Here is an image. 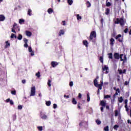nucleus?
Instances as JSON below:
<instances>
[{"mask_svg":"<svg viewBox=\"0 0 131 131\" xmlns=\"http://www.w3.org/2000/svg\"><path fill=\"white\" fill-rule=\"evenodd\" d=\"M91 100V98L90 97V93H87V101L88 102H90Z\"/></svg>","mask_w":131,"mask_h":131,"instance_id":"5701e85b","label":"nucleus"},{"mask_svg":"<svg viewBox=\"0 0 131 131\" xmlns=\"http://www.w3.org/2000/svg\"><path fill=\"white\" fill-rule=\"evenodd\" d=\"M104 99H110V98H111V96H110V95H104Z\"/></svg>","mask_w":131,"mask_h":131,"instance_id":"7c9ffc66","label":"nucleus"},{"mask_svg":"<svg viewBox=\"0 0 131 131\" xmlns=\"http://www.w3.org/2000/svg\"><path fill=\"white\" fill-rule=\"evenodd\" d=\"M51 65H52V67H56V66H57V65H58V63L57 62L52 61L51 62Z\"/></svg>","mask_w":131,"mask_h":131,"instance_id":"2eb2a0df","label":"nucleus"},{"mask_svg":"<svg viewBox=\"0 0 131 131\" xmlns=\"http://www.w3.org/2000/svg\"><path fill=\"white\" fill-rule=\"evenodd\" d=\"M125 22L123 20V18H116V20L115 21V24H120L121 26H124Z\"/></svg>","mask_w":131,"mask_h":131,"instance_id":"7ed1b4c3","label":"nucleus"},{"mask_svg":"<svg viewBox=\"0 0 131 131\" xmlns=\"http://www.w3.org/2000/svg\"><path fill=\"white\" fill-rule=\"evenodd\" d=\"M100 110L102 112H103V111H104V107L103 106L101 107Z\"/></svg>","mask_w":131,"mask_h":131,"instance_id":"052dcab7","label":"nucleus"},{"mask_svg":"<svg viewBox=\"0 0 131 131\" xmlns=\"http://www.w3.org/2000/svg\"><path fill=\"white\" fill-rule=\"evenodd\" d=\"M119 115V114H118V110H115V116L117 117Z\"/></svg>","mask_w":131,"mask_h":131,"instance_id":"cd10ccee","label":"nucleus"},{"mask_svg":"<svg viewBox=\"0 0 131 131\" xmlns=\"http://www.w3.org/2000/svg\"><path fill=\"white\" fill-rule=\"evenodd\" d=\"M28 51L30 53H31V56H33V51H32V48L31 47H28Z\"/></svg>","mask_w":131,"mask_h":131,"instance_id":"ddd939ff","label":"nucleus"},{"mask_svg":"<svg viewBox=\"0 0 131 131\" xmlns=\"http://www.w3.org/2000/svg\"><path fill=\"white\" fill-rule=\"evenodd\" d=\"M108 0H106V7H110L111 6V3L110 2H108Z\"/></svg>","mask_w":131,"mask_h":131,"instance_id":"412c9836","label":"nucleus"},{"mask_svg":"<svg viewBox=\"0 0 131 131\" xmlns=\"http://www.w3.org/2000/svg\"><path fill=\"white\" fill-rule=\"evenodd\" d=\"M11 31H12V32H13V33H16V31H15L14 28L12 29Z\"/></svg>","mask_w":131,"mask_h":131,"instance_id":"13d9d810","label":"nucleus"},{"mask_svg":"<svg viewBox=\"0 0 131 131\" xmlns=\"http://www.w3.org/2000/svg\"><path fill=\"white\" fill-rule=\"evenodd\" d=\"M21 82H22V83H23L24 84L25 83H26V80H25V79L22 80Z\"/></svg>","mask_w":131,"mask_h":131,"instance_id":"3c124183","label":"nucleus"},{"mask_svg":"<svg viewBox=\"0 0 131 131\" xmlns=\"http://www.w3.org/2000/svg\"><path fill=\"white\" fill-rule=\"evenodd\" d=\"M10 101H11V99H10V98H8L6 100V103H9V102H10Z\"/></svg>","mask_w":131,"mask_h":131,"instance_id":"bf43d9fd","label":"nucleus"},{"mask_svg":"<svg viewBox=\"0 0 131 131\" xmlns=\"http://www.w3.org/2000/svg\"><path fill=\"white\" fill-rule=\"evenodd\" d=\"M99 61H100L101 63H103V57L101 56L99 58Z\"/></svg>","mask_w":131,"mask_h":131,"instance_id":"79ce46f5","label":"nucleus"},{"mask_svg":"<svg viewBox=\"0 0 131 131\" xmlns=\"http://www.w3.org/2000/svg\"><path fill=\"white\" fill-rule=\"evenodd\" d=\"M114 57L117 60H119V53H115L114 54Z\"/></svg>","mask_w":131,"mask_h":131,"instance_id":"6e6552de","label":"nucleus"},{"mask_svg":"<svg viewBox=\"0 0 131 131\" xmlns=\"http://www.w3.org/2000/svg\"><path fill=\"white\" fill-rule=\"evenodd\" d=\"M124 103H125V105L127 104V99L125 100Z\"/></svg>","mask_w":131,"mask_h":131,"instance_id":"e2e57ef3","label":"nucleus"},{"mask_svg":"<svg viewBox=\"0 0 131 131\" xmlns=\"http://www.w3.org/2000/svg\"><path fill=\"white\" fill-rule=\"evenodd\" d=\"M68 3L69 5H70V6H71V5L73 4V1L72 0H68Z\"/></svg>","mask_w":131,"mask_h":131,"instance_id":"393cba45","label":"nucleus"},{"mask_svg":"<svg viewBox=\"0 0 131 131\" xmlns=\"http://www.w3.org/2000/svg\"><path fill=\"white\" fill-rule=\"evenodd\" d=\"M104 130H105V131H109V126H106V127H105L104 128Z\"/></svg>","mask_w":131,"mask_h":131,"instance_id":"72a5a7b5","label":"nucleus"},{"mask_svg":"<svg viewBox=\"0 0 131 131\" xmlns=\"http://www.w3.org/2000/svg\"><path fill=\"white\" fill-rule=\"evenodd\" d=\"M22 108H23L22 105H18V110H22Z\"/></svg>","mask_w":131,"mask_h":131,"instance_id":"de8ad7c7","label":"nucleus"},{"mask_svg":"<svg viewBox=\"0 0 131 131\" xmlns=\"http://www.w3.org/2000/svg\"><path fill=\"white\" fill-rule=\"evenodd\" d=\"M62 25H63L64 26L66 25V21L65 20L62 21Z\"/></svg>","mask_w":131,"mask_h":131,"instance_id":"4d7b16f0","label":"nucleus"},{"mask_svg":"<svg viewBox=\"0 0 131 131\" xmlns=\"http://www.w3.org/2000/svg\"><path fill=\"white\" fill-rule=\"evenodd\" d=\"M16 26H17V24H16V23H14L12 28H14V30L16 29Z\"/></svg>","mask_w":131,"mask_h":131,"instance_id":"a18cd8bd","label":"nucleus"},{"mask_svg":"<svg viewBox=\"0 0 131 131\" xmlns=\"http://www.w3.org/2000/svg\"><path fill=\"white\" fill-rule=\"evenodd\" d=\"M31 12H32V11H31V9L28 10V15H29V16H31Z\"/></svg>","mask_w":131,"mask_h":131,"instance_id":"c9c22d12","label":"nucleus"},{"mask_svg":"<svg viewBox=\"0 0 131 131\" xmlns=\"http://www.w3.org/2000/svg\"><path fill=\"white\" fill-rule=\"evenodd\" d=\"M118 72L119 74H122V73H125L126 72V70L124 69L123 71L122 70H118Z\"/></svg>","mask_w":131,"mask_h":131,"instance_id":"4468645a","label":"nucleus"},{"mask_svg":"<svg viewBox=\"0 0 131 131\" xmlns=\"http://www.w3.org/2000/svg\"><path fill=\"white\" fill-rule=\"evenodd\" d=\"M105 11V15H109V14L110 13V9L109 8H106Z\"/></svg>","mask_w":131,"mask_h":131,"instance_id":"f3484780","label":"nucleus"},{"mask_svg":"<svg viewBox=\"0 0 131 131\" xmlns=\"http://www.w3.org/2000/svg\"><path fill=\"white\" fill-rule=\"evenodd\" d=\"M128 83H129V82L125 81L124 84H125V85H127V84H128Z\"/></svg>","mask_w":131,"mask_h":131,"instance_id":"680f3d73","label":"nucleus"},{"mask_svg":"<svg viewBox=\"0 0 131 131\" xmlns=\"http://www.w3.org/2000/svg\"><path fill=\"white\" fill-rule=\"evenodd\" d=\"M78 97V98H79L80 99H81V94L79 93Z\"/></svg>","mask_w":131,"mask_h":131,"instance_id":"0e129e2a","label":"nucleus"},{"mask_svg":"<svg viewBox=\"0 0 131 131\" xmlns=\"http://www.w3.org/2000/svg\"><path fill=\"white\" fill-rule=\"evenodd\" d=\"M25 22V20L23 19H19V24H22V23H24Z\"/></svg>","mask_w":131,"mask_h":131,"instance_id":"b1692460","label":"nucleus"},{"mask_svg":"<svg viewBox=\"0 0 131 131\" xmlns=\"http://www.w3.org/2000/svg\"><path fill=\"white\" fill-rule=\"evenodd\" d=\"M83 43L85 47H88V41L87 40H84L83 41Z\"/></svg>","mask_w":131,"mask_h":131,"instance_id":"c85d7f7f","label":"nucleus"},{"mask_svg":"<svg viewBox=\"0 0 131 131\" xmlns=\"http://www.w3.org/2000/svg\"><path fill=\"white\" fill-rule=\"evenodd\" d=\"M77 20H81V16H79V14L77 15Z\"/></svg>","mask_w":131,"mask_h":131,"instance_id":"37998d69","label":"nucleus"},{"mask_svg":"<svg viewBox=\"0 0 131 131\" xmlns=\"http://www.w3.org/2000/svg\"><path fill=\"white\" fill-rule=\"evenodd\" d=\"M51 82H52V81L51 80H49L48 82V85H49V86H51Z\"/></svg>","mask_w":131,"mask_h":131,"instance_id":"49530a36","label":"nucleus"},{"mask_svg":"<svg viewBox=\"0 0 131 131\" xmlns=\"http://www.w3.org/2000/svg\"><path fill=\"white\" fill-rule=\"evenodd\" d=\"M30 96H33V86L31 87V94Z\"/></svg>","mask_w":131,"mask_h":131,"instance_id":"473e14b6","label":"nucleus"},{"mask_svg":"<svg viewBox=\"0 0 131 131\" xmlns=\"http://www.w3.org/2000/svg\"><path fill=\"white\" fill-rule=\"evenodd\" d=\"M96 37V31H93L91 32L90 33V36L89 37V40L90 41H93V42H95V38Z\"/></svg>","mask_w":131,"mask_h":131,"instance_id":"f03ea898","label":"nucleus"},{"mask_svg":"<svg viewBox=\"0 0 131 131\" xmlns=\"http://www.w3.org/2000/svg\"><path fill=\"white\" fill-rule=\"evenodd\" d=\"M100 104L101 106H102V107H106V105H107V103L106 102V101H104L102 100L101 101Z\"/></svg>","mask_w":131,"mask_h":131,"instance_id":"f8f14e48","label":"nucleus"},{"mask_svg":"<svg viewBox=\"0 0 131 131\" xmlns=\"http://www.w3.org/2000/svg\"><path fill=\"white\" fill-rule=\"evenodd\" d=\"M40 117L42 119H47L48 118V116L42 114V113H40Z\"/></svg>","mask_w":131,"mask_h":131,"instance_id":"9d476101","label":"nucleus"},{"mask_svg":"<svg viewBox=\"0 0 131 131\" xmlns=\"http://www.w3.org/2000/svg\"><path fill=\"white\" fill-rule=\"evenodd\" d=\"M123 101V99L122 98V97H120L119 99V102L120 103H122V101Z\"/></svg>","mask_w":131,"mask_h":131,"instance_id":"4c0bfd02","label":"nucleus"},{"mask_svg":"<svg viewBox=\"0 0 131 131\" xmlns=\"http://www.w3.org/2000/svg\"><path fill=\"white\" fill-rule=\"evenodd\" d=\"M72 103L73 104H74V105H76V104H77V102L76 101V100H75V98L73 99Z\"/></svg>","mask_w":131,"mask_h":131,"instance_id":"a878e982","label":"nucleus"},{"mask_svg":"<svg viewBox=\"0 0 131 131\" xmlns=\"http://www.w3.org/2000/svg\"><path fill=\"white\" fill-rule=\"evenodd\" d=\"M127 31H128V29L126 28L124 31V32H125V33H127Z\"/></svg>","mask_w":131,"mask_h":131,"instance_id":"864d4df0","label":"nucleus"},{"mask_svg":"<svg viewBox=\"0 0 131 131\" xmlns=\"http://www.w3.org/2000/svg\"><path fill=\"white\" fill-rule=\"evenodd\" d=\"M17 38V39H18V40H21V39H22V38H23V36L20 34H19Z\"/></svg>","mask_w":131,"mask_h":131,"instance_id":"dca6fc26","label":"nucleus"},{"mask_svg":"<svg viewBox=\"0 0 131 131\" xmlns=\"http://www.w3.org/2000/svg\"><path fill=\"white\" fill-rule=\"evenodd\" d=\"M104 71H105V73L106 74L109 73V68L106 66H104V67H102V72H104Z\"/></svg>","mask_w":131,"mask_h":131,"instance_id":"39448f33","label":"nucleus"},{"mask_svg":"<svg viewBox=\"0 0 131 131\" xmlns=\"http://www.w3.org/2000/svg\"><path fill=\"white\" fill-rule=\"evenodd\" d=\"M109 59H113V54L112 53L108 54Z\"/></svg>","mask_w":131,"mask_h":131,"instance_id":"aec40b11","label":"nucleus"},{"mask_svg":"<svg viewBox=\"0 0 131 131\" xmlns=\"http://www.w3.org/2000/svg\"><path fill=\"white\" fill-rule=\"evenodd\" d=\"M114 41H115V40L113 39V38H112L110 39V42H111L110 45H111V46H113L114 45V43H113V42H114Z\"/></svg>","mask_w":131,"mask_h":131,"instance_id":"a211bd4d","label":"nucleus"},{"mask_svg":"<svg viewBox=\"0 0 131 131\" xmlns=\"http://www.w3.org/2000/svg\"><path fill=\"white\" fill-rule=\"evenodd\" d=\"M24 41L25 42V44L24 45V48H28V44H27V42H28V39L24 38Z\"/></svg>","mask_w":131,"mask_h":131,"instance_id":"423d86ee","label":"nucleus"},{"mask_svg":"<svg viewBox=\"0 0 131 131\" xmlns=\"http://www.w3.org/2000/svg\"><path fill=\"white\" fill-rule=\"evenodd\" d=\"M17 92H16V90L11 91V94L12 95H16Z\"/></svg>","mask_w":131,"mask_h":131,"instance_id":"a19ab883","label":"nucleus"},{"mask_svg":"<svg viewBox=\"0 0 131 131\" xmlns=\"http://www.w3.org/2000/svg\"><path fill=\"white\" fill-rule=\"evenodd\" d=\"M118 127H119V126L118 125H115L114 126V128L116 130H117V128H118Z\"/></svg>","mask_w":131,"mask_h":131,"instance_id":"f704fd0d","label":"nucleus"},{"mask_svg":"<svg viewBox=\"0 0 131 131\" xmlns=\"http://www.w3.org/2000/svg\"><path fill=\"white\" fill-rule=\"evenodd\" d=\"M123 61H126V56L124 55V58L123 59Z\"/></svg>","mask_w":131,"mask_h":131,"instance_id":"5fc2aeb1","label":"nucleus"},{"mask_svg":"<svg viewBox=\"0 0 131 131\" xmlns=\"http://www.w3.org/2000/svg\"><path fill=\"white\" fill-rule=\"evenodd\" d=\"M94 84L96 88H98L99 90H102V86H103V81L100 82V84H98V80L95 79L94 80Z\"/></svg>","mask_w":131,"mask_h":131,"instance_id":"f257e3e1","label":"nucleus"},{"mask_svg":"<svg viewBox=\"0 0 131 131\" xmlns=\"http://www.w3.org/2000/svg\"><path fill=\"white\" fill-rule=\"evenodd\" d=\"M127 123H130V124H131V121H130V120H127Z\"/></svg>","mask_w":131,"mask_h":131,"instance_id":"338daca9","label":"nucleus"},{"mask_svg":"<svg viewBox=\"0 0 131 131\" xmlns=\"http://www.w3.org/2000/svg\"><path fill=\"white\" fill-rule=\"evenodd\" d=\"M25 33L26 35H27V36H28L29 37H30V36L32 35V33H31V32L29 31H26Z\"/></svg>","mask_w":131,"mask_h":131,"instance_id":"1a4fd4ad","label":"nucleus"},{"mask_svg":"<svg viewBox=\"0 0 131 131\" xmlns=\"http://www.w3.org/2000/svg\"><path fill=\"white\" fill-rule=\"evenodd\" d=\"M48 12L49 14H52V13L54 12V10H53L52 8H49L48 10Z\"/></svg>","mask_w":131,"mask_h":131,"instance_id":"6ab92c4d","label":"nucleus"},{"mask_svg":"<svg viewBox=\"0 0 131 131\" xmlns=\"http://www.w3.org/2000/svg\"><path fill=\"white\" fill-rule=\"evenodd\" d=\"M57 104H53L54 109H56V108H57Z\"/></svg>","mask_w":131,"mask_h":131,"instance_id":"6e6d98bb","label":"nucleus"},{"mask_svg":"<svg viewBox=\"0 0 131 131\" xmlns=\"http://www.w3.org/2000/svg\"><path fill=\"white\" fill-rule=\"evenodd\" d=\"M86 5H87V8H90V7H91V3H90V2L89 1L87 2Z\"/></svg>","mask_w":131,"mask_h":131,"instance_id":"e433bc0d","label":"nucleus"},{"mask_svg":"<svg viewBox=\"0 0 131 131\" xmlns=\"http://www.w3.org/2000/svg\"><path fill=\"white\" fill-rule=\"evenodd\" d=\"M116 39H117L119 42H122V41H123V38L121 37V35L120 34L118 35L116 37Z\"/></svg>","mask_w":131,"mask_h":131,"instance_id":"20e7f679","label":"nucleus"},{"mask_svg":"<svg viewBox=\"0 0 131 131\" xmlns=\"http://www.w3.org/2000/svg\"><path fill=\"white\" fill-rule=\"evenodd\" d=\"M96 122L97 124H98V125H99V124H101V121H100V120H99V119H97L96 120Z\"/></svg>","mask_w":131,"mask_h":131,"instance_id":"c756f323","label":"nucleus"},{"mask_svg":"<svg viewBox=\"0 0 131 131\" xmlns=\"http://www.w3.org/2000/svg\"><path fill=\"white\" fill-rule=\"evenodd\" d=\"M33 96H35V87H33Z\"/></svg>","mask_w":131,"mask_h":131,"instance_id":"09e8293b","label":"nucleus"},{"mask_svg":"<svg viewBox=\"0 0 131 131\" xmlns=\"http://www.w3.org/2000/svg\"><path fill=\"white\" fill-rule=\"evenodd\" d=\"M37 128H38V130L39 131L42 130V126H37Z\"/></svg>","mask_w":131,"mask_h":131,"instance_id":"58836bf2","label":"nucleus"},{"mask_svg":"<svg viewBox=\"0 0 131 131\" xmlns=\"http://www.w3.org/2000/svg\"><path fill=\"white\" fill-rule=\"evenodd\" d=\"M5 43L6 45L5 46V49H8V48L10 47L11 44L9 42V41H6Z\"/></svg>","mask_w":131,"mask_h":131,"instance_id":"9b49d317","label":"nucleus"},{"mask_svg":"<svg viewBox=\"0 0 131 131\" xmlns=\"http://www.w3.org/2000/svg\"><path fill=\"white\" fill-rule=\"evenodd\" d=\"M122 57H123V54H120L119 56V58H120V61H123V59L122 58Z\"/></svg>","mask_w":131,"mask_h":131,"instance_id":"ea45409f","label":"nucleus"},{"mask_svg":"<svg viewBox=\"0 0 131 131\" xmlns=\"http://www.w3.org/2000/svg\"><path fill=\"white\" fill-rule=\"evenodd\" d=\"M64 30H60V31H59V36H61V35L64 34Z\"/></svg>","mask_w":131,"mask_h":131,"instance_id":"4be33fe9","label":"nucleus"},{"mask_svg":"<svg viewBox=\"0 0 131 131\" xmlns=\"http://www.w3.org/2000/svg\"><path fill=\"white\" fill-rule=\"evenodd\" d=\"M70 86H73V81L70 82Z\"/></svg>","mask_w":131,"mask_h":131,"instance_id":"8fccbe9b","label":"nucleus"},{"mask_svg":"<svg viewBox=\"0 0 131 131\" xmlns=\"http://www.w3.org/2000/svg\"><path fill=\"white\" fill-rule=\"evenodd\" d=\"M46 105L47 106H50L51 105V101H47Z\"/></svg>","mask_w":131,"mask_h":131,"instance_id":"c03bdc74","label":"nucleus"},{"mask_svg":"<svg viewBox=\"0 0 131 131\" xmlns=\"http://www.w3.org/2000/svg\"><path fill=\"white\" fill-rule=\"evenodd\" d=\"M36 76L39 78V77H40V72H38L37 73L35 74Z\"/></svg>","mask_w":131,"mask_h":131,"instance_id":"bb28decb","label":"nucleus"},{"mask_svg":"<svg viewBox=\"0 0 131 131\" xmlns=\"http://www.w3.org/2000/svg\"><path fill=\"white\" fill-rule=\"evenodd\" d=\"M119 119H121V116H120V114H119Z\"/></svg>","mask_w":131,"mask_h":131,"instance_id":"774afa93","label":"nucleus"},{"mask_svg":"<svg viewBox=\"0 0 131 131\" xmlns=\"http://www.w3.org/2000/svg\"><path fill=\"white\" fill-rule=\"evenodd\" d=\"M6 20V17L3 14L0 15V22H3Z\"/></svg>","mask_w":131,"mask_h":131,"instance_id":"0eeeda50","label":"nucleus"},{"mask_svg":"<svg viewBox=\"0 0 131 131\" xmlns=\"http://www.w3.org/2000/svg\"><path fill=\"white\" fill-rule=\"evenodd\" d=\"M13 37H14V38H17V36H16V35L14 34H11V38H13Z\"/></svg>","mask_w":131,"mask_h":131,"instance_id":"2f4dec72","label":"nucleus"},{"mask_svg":"<svg viewBox=\"0 0 131 131\" xmlns=\"http://www.w3.org/2000/svg\"><path fill=\"white\" fill-rule=\"evenodd\" d=\"M64 97L67 98V99H68V98H69V95H68V96L64 95Z\"/></svg>","mask_w":131,"mask_h":131,"instance_id":"69168bd1","label":"nucleus"},{"mask_svg":"<svg viewBox=\"0 0 131 131\" xmlns=\"http://www.w3.org/2000/svg\"><path fill=\"white\" fill-rule=\"evenodd\" d=\"M9 102L10 105H14V102L13 101V100H10Z\"/></svg>","mask_w":131,"mask_h":131,"instance_id":"603ef678","label":"nucleus"}]
</instances>
